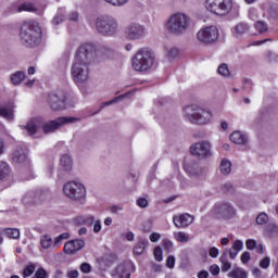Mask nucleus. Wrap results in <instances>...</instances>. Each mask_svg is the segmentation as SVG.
Masks as SVG:
<instances>
[{
  "label": "nucleus",
  "instance_id": "nucleus-1",
  "mask_svg": "<svg viewBox=\"0 0 278 278\" xmlns=\"http://www.w3.org/2000/svg\"><path fill=\"white\" fill-rule=\"evenodd\" d=\"M20 38L24 47L36 49L42 42V28L36 22H24L21 27Z\"/></svg>",
  "mask_w": 278,
  "mask_h": 278
},
{
  "label": "nucleus",
  "instance_id": "nucleus-2",
  "mask_svg": "<svg viewBox=\"0 0 278 278\" xmlns=\"http://www.w3.org/2000/svg\"><path fill=\"white\" fill-rule=\"evenodd\" d=\"M184 116L186 121H188L192 125L205 127V125H210L212 123V119L214 118V113H212V110L210 109L193 104L184 109Z\"/></svg>",
  "mask_w": 278,
  "mask_h": 278
},
{
  "label": "nucleus",
  "instance_id": "nucleus-3",
  "mask_svg": "<svg viewBox=\"0 0 278 278\" xmlns=\"http://www.w3.org/2000/svg\"><path fill=\"white\" fill-rule=\"evenodd\" d=\"M165 29L172 36H184L190 29V16L181 12L169 15L165 21Z\"/></svg>",
  "mask_w": 278,
  "mask_h": 278
},
{
  "label": "nucleus",
  "instance_id": "nucleus-4",
  "mask_svg": "<svg viewBox=\"0 0 278 278\" xmlns=\"http://www.w3.org/2000/svg\"><path fill=\"white\" fill-rule=\"evenodd\" d=\"M131 66L137 73H147L155 66V52L150 48H141L131 60Z\"/></svg>",
  "mask_w": 278,
  "mask_h": 278
},
{
  "label": "nucleus",
  "instance_id": "nucleus-5",
  "mask_svg": "<svg viewBox=\"0 0 278 278\" xmlns=\"http://www.w3.org/2000/svg\"><path fill=\"white\" fill-rule=\"evenodd\" d=\"M94 27L102 36H115L118 31V20L112 15H100L94 21Z\"/></svg>",
  "mask_w": 278,
  "mask_h": 278
},
{
  "label": "nucleus",
  "instance_id": "nucleus-6",
  "mask_svg": "<svg viewBox=\"0 0 278 278\" xmlns=\"http://www.w3.org/2000/svg\"><path fill=\"white\" fill-rule=\"evenodd\" d=\"M204 8L215 16H227L233 10V0H205Z\"/></svg>",
  "mask_w": 278,
  "mask_h": 278
},
{
  "label": "nucleus",
  "instance_id": "nucleus-7",
  "mask_svg": "<svg viewBox=\"0 0 278 278\" xmlns=\"http://www.w3.org/2000/svg\"><path fill=\"white\" fill-rule=\"evenodd\" d=\"M81 119L79 117H58L54 121L45 122L42 118L41 129L43 134H53V131H58V129H62L64 125H73L75 123H79Z\"/></svg>",
  "mask_w": 278,
  "mask_h": 278
},
{
  "label": "nucleus",
  "instance_id": "nucleus-8",
  "mask_svg": "<svg viewBox=\"0 0 278 278\" xmlns=\"http://www.w3.org/2000/svg\"><path fill=\"white\" fill-rule=\"evenodd\" d=\"M219 36L220 34L218 31V27L206 26L201 28L197 33V40L200 45H204L205 47H212V45H216L218 42Z\"/></svg>",
  "mask_w": 278,
  "mask_h": 278
},
{
  "label": "nucleus",
  "instance_id": "nucleus-9",
  "mask_svg": "<svg viewBox=\"0 0 278 278\" xmlns=\"http://www.w3.org/2000/svg\"><path fill=\"white\" fill-rule=\"evenodd\" d=\"M72 77L75 84H86L90 79V64L75 59L72 64Z\"/></svg>",
  "mask_w": 278,
  "mask_h": 278
},
{
  "label": "nucleus",
  "instance_id": "nucleus-10",
  "mask_svg": "<svg viewBox=\"0 0 278 278\" xmlns=\"http://www.w3.org/2000/svg\"><path fill=\"white\" fill-rule=\"evenodd\" d=\"M63 192L65 197L72 199V201H81V199L86 198V187L75 180L65 182Z\"/></svg>",
  "mask_w": 278,
  "mask_h": 278
},
{
  "label": "nucleus",
  "instance_id": "nucleus-11",
  "mask_svg": "<svg viewBox=\"0 0 278 278\" xmlns=\"http://www.w3.org/2000/svg\"><path fill=\"white\" fill-rule=\"evenodd\" d=\"M190 153L199 160H210L212 157V142L208 140L198 141L190 146Z\"/></svg>",
  "mask_w": 278,
  "mask_h": 278
},
{
  "label": "nucleus",
  "instance_id": "nucleus-12",
  "mask_svg": "<svg viewBox=\"0 0 278 278\" xmlns=\"http://www.w3.org/2000/svg\"><path fill=\"white\" fill-rule=\"evenodd\" d=\"M94 58H97V49L92 43L81 45L75 55V60L89 65L94 62Z\"/></svg>",
  "mask_w": 278,
  "mask_h": 278
},
{
  "label": "nucleus",
  "instance_id": "nucleus-13",
  "mask_svg": "<svg viewBox=\"0 0 278 278\" xmlns=\"http://www.w3.org/2000/svg\"><path fill=\"white\" fill-rule=\"evenodd\" d=\"M213 214L215 218L231 220L236 216V207L229 202H217L213 207Z\"/></svg>",
  "mask_w": 278,
  "mask_h": 278
},
{
  "label": "nucleus",
  "instance_id": "nucleus-14",
  "mask_svg": "<svg viewBox=\"0 0 278 278\" xmlns=\"http://www.w3.org/2000/svg\"><path fill=\"white\" fill-rule=\"evenodd\" d=\"M127 40H142L147 36V27L140 23L131 22L125 28Z\"/></svg>",
  "mask_w": 278,
  "mask_h": 278
},
{
  "label": "nucleus",
  "instance_id": "nucleus-15",
  "mask_svg": "<svg viewBox=\"0 0 278 278\" xmlns=\"http://www.w3.org/2000/svg\"><path fill=\"white\" fill-rule=\"evenodd\" d=\"M47 102L54 112L66 110V96L64 93H50Z\"/></svg>",
  "mask_w": 278,
  "mask_h": 278
},
{
  "label": "nucleus",
  "instance_id": "nucleus-16",
  "mask_svg": "<svg viewBox=\"0 0 278 278\" xmlns=\"http://www.w3.org/2000/svg\"><path fill=\"white\" fill-rule=\"evenodd\" d=\"M73 170V156L63 154L60 160V168L56 172L59 179H64Z\"/></svg>",
  "mask_w": 278,
  "mask_h": 278
},
{
  "label": "nucleus",
  "instance_id": "nucleus-17",
  "mask_svg": "<svg viewBox=\"0 0 278 278\" xmlns=\"http://www.w3.org/2000/svg\"><path fill=\"white\" fill-rule=\"evenodd\" d=\"M85 247H86V241H84L83 239H76V240L66 242L63 248V251L67 255H73L77 253V251H81V249H84Z\"/></svg>",
  "mask_w": 278,
  "mask_h": 278
},
{
  "label": "nucleus",
  "instance_id": "nucleus-18",
  "mask_svg": "<svg viewBox=\"0 0 278 278\" xmlns=\"http://www.w3.org/2000/svg\"><path fill=\"white\" fill-rule=\"evenodd\" d=\"M173 223L175 227H178L179 229H186V227L192 225L194 223V216L185 213L179 216H174L173 217Z\"/></svg>",
  "mask_w": 278,
  "mask_h": 278
},
{
  "label": "nucleus",
  "instance_id": "nucleus-19",
  "mask_svg": "<svg viewBox=\"0 0 278 278\" xmlns=\"http://www.w3.org/2000/svg\"><path fill=\"white\" fill-rule=\"evenodd\" d=\"M42 128V117H35L28 121V123L23 126V129L28 131L29 136H35L38 134V129Z\"/></svg>",
  "mask_w": 278,
  "mask_h": 278
},
{
  "label": "nucleus",
  "instance_id": "nucleus-20",
  "mask_svg": "<svg viewBox=\"0 0 278 278\" xmlns=\"http://www.w3.org/2000/svg\"><path fill=\"white\" fill-rule=\"evenodd\" d=\"M230 140L235 144H248L249 143V137L247 136V134H244L240 130L233 131L230 135Z\"/></svg>",
  "mask_w": 278,
  "mask_h": 278
},
{
  "label": "nucleus",
  "instance_id": "nucleus-21",
  "mask_svg": "<svg viewBox=\"0 0 278 278\" xmlns=\"http://www.w3.org/2000/svg\"><path fill=\"white\" fill-rule=\"evenodd\" d=\"M134 266L130 262L122 263L116 268V274L119 278H131V274L129 273V267Z\"/></svg>",
  "mask_w": 278,
  "mask_h": 278
},
{
  "label": "nucleus",
  "instance_id": "nucleus-22",
  "mask_svg": "<svg viewBox=\"0 0 278 278\" xmlns=\"http://www.w3.org/2000/svg\"><path fill=\"white\" fill-rule=\"evenodd\" d=\"M27 150L17 148L13 152V162H17V164H24V162H27Z\"/></svg>",
  "mask_w": 278,
  "mask_h": 278
},
{
  "label": "nucleus",
  "instance_id": "nucleus-23",
  "mask_svg": "<svg viewBox=\"0 0 278 278\" xmlns=\"http://www.w3.org/2000/svg\"><path fill=\"white\" fill-rule=\"evenodd\" d=\"M242 249H244V243L240 240H236L228 252L230 260H236V257H238V253H240Z\"/></svg>",
  "mask_w": 278,
  "mask_h": 278
},
{
  "label": "nucleus",
  "instance_id": "nucleus-24",
  "mask_svg": "<svg viewBox=\"0 0 278 278\" xmlns=\"http://www.w3.org/2000/svg\"><path fill=\"white\" fill-rule=\"evenodd\" d=\"M247 31H249V24L241 22L233 27L232 34L236 38H242Z\"/></svg>",
  "mask_w": 278,
  "mask_h": 278
},
{
  "label": "nucleus",
  "instance_id": "nucleus-25",
  "mask_svg": "<svg viewBox=\"0 0 278 278\" xmlns=\"http://www.w3.org/2000/svg\"><path fill=\"white\" fill-rule=\"evenodd\" d=\"M0 116L7 121H14V105L10 104L9 106L0 108Z\"/></svg>",
  "mask_w": 278,
  "mask_h": 278
},
{
  "label": "nucleus",
  "instance_id": "nucleus-26",
  "mask_svg": "<svg viewBox=\"0 0 278 278\" xmlns=\"http://www.w3.org/2000/svg\"><path fill=\"white\" fill-rule=\"evenodd\" d=\"M25 77H27V75L24 71H17L14 74H11V84H13V86H18L21 83L25 80Z\"/></svg>",
  "mask_w": 278,
  "mask_h": 278
},
{
  "label": "nucleus",
  "instance_id": "nucleus-27",
  "mask_svg": "<svg viewBox=\"0 0 278 278\" xmlns=\"http://www.w3.org/2000/svg\"><path fill=\"white\" fill-rule=\"evenodd\" d=\"M229 255V250H225L219 257V262L222 264V271L227 273L231 270V263L228 262L227 256Z\"/></svg>",
  "mask_w": 278,
  "mask_h": 278
},
{
  "label": "nucleus",
  "instance_id": "nucleus-28",
  "mask_svg": "<svg viewBox=\"0 0 278 278\" xmlns=\"http://www.w3.org/2000/svg\"><path fill=\"white\" fill-rule=\"evenodd\" d=\"M12 173V169H10V165L8 163L0 161V181H4V179H8Z\"/></svg>",
  "mask_w": 278,
  "mask_h": 278
},
{
  "label": "nucleus",
  "instance_id": "nucleus-29",
  "mask_svg": "<svg viewBox=\"0 0 278 278\" xmlns=\"http://www.w3.org/2000/svg\"><path fill=\"white\" fill-rule=\"evenodd\" d=\"M147 244H149V240L147 239L139 240L134 247L135 255H142V253H144V249H147Z\"/></svg>",
  "mask_w": 278,
  "mask_h": 278
},
{
  "label": "nucleus",
  "instance_id": "nucleus-30",
  "mask_svg": "<svg viewBox=\"0 0 278 278\" xmlns=\"http://www.w3.org/2000/svg\"><path fill=\"white\" fill-rule=\"evenodd\" d=\"M222 175H229L231 173V161L223 159L219 165Z\"/></svg>",
  "mask_w": 278,
  "mask_h": 278
},
{
  "label": "nucleus",
  "instance_id": "nucleus-31",
  "mask_svg": "<svg viewBox=\"0 0 278 278\" xmlns=\"http://www.w3.org/2000/svg\"><path fill=\"white\" fill-rule=\"evenodd\" d=\"M40 244L42 247V249H51V247H53V238H51V236L49 235H43L41 236L40 239Z\"/></svg>",
  "mask_w": 278,
  "mask_h": 278
},
{
  "label": "nucleus",
  "instance_id": "nucleus-32",
  "mask_svg": "<svg viewBox=\"0 0 278 278\" xmlns=\"http://www.w3.org/2000/svg\"><path fill=\"white\" fill-rule=\"evenodd\" d=\"M217 73L222 77H231V71H229V65H227V63H222L217 68Z\"/></svg>",
  "mask_w": 278,
  "mask_h": 278
},
{
  "label": "nucleus",
  "instance_id": "nucleus-33",
  "mask_svg": "<svg viewBox=\"0 0 278 278\" xmlns=\"http://www.w3.org/2000/svg\"><path fill=\"white\" fill-rule=\"evenodd\" d=\"M4 233H7L8 238H13V240L21 238V230L17 228H5Z\"/></svg>",
  "mask_w": 278,
  "mask_h": 278
},
{
  "label": "nucleus",
  "instance_id": "nucleus-34",
  "mask_svg": "<svg viewBox=\"0 0 278 278\" xmlns=\"http://www.w3.org/2000/svg\"><path fill=\"white\" fill-rule=\"evenodd\" d=\"M174 238L175 240H177V242H190V235L184 232V231H178L174 233Z\"/></svg>",
  "mask_w": 278,
  "mask_h": 278
},
{
  "label": "nucleus",
  "instance_id": "nucleus-35",
  "mask_svg": "<svg viewBox=\"0 0 278 278\" xmlns=\"http://www.w3.org/2000/svg\"><path fill=\"white\" fill-rule=\"evenodd\" d=\"M185 170H187V173H190L191 175H197V173L199 172V163L193 161L185 164Z\"/></svg>",
  "mask_w": 278,
  "mask_h": 278
},
{
  "label": "nucleus",
  "instance_id": "nucleus-36",
  "mask_svg": "<svg viewBox=\"0 0 278 278\" xmlns=\"http://www.w3.org/2000/svg\"><path fill=\"white\" fill-rule=\"evenodd\" d=\"M166 58L167 60H175V58L179 56V49L175 47L166 48Z\"/></svg>",
  "mask_w": 278,
  "mask_h": 278
},
{
  "label": "nucleus",
  "instance_id": "nucleus-37",
  "mask_svg": "<svg viewBox=\"0 0 278 278\" xmlns=\"http://www.w3.org/2000/svg\"><path fill=\"white\" fill-rule=\"evenodd\" d=\"M229 277H231V278H247V271H244L242 268H236L232 271H230Z\"/></svg>",
  "mask_w": 278,
  "mask_h": 278
},
{
  "label": "nucleus",
  "instance_id": "nucleus-38",
  "mask_svg": "<svg viewBox=\"0 0 278 278\" xmlns=\"http://www.w3.org/2000/svg\"><path fill=\"white\" fill-rule=\"evenodd\" d=\"M254 27L257 31H260V34H265V31H268V24H266L264 21H257L254 24Z\"/></svg>",
  "mask_w": 278,
  "mask_h": 278
},
{
  "label": "nucleus",
  "instance_id": "nucleus-39",
  "mask_svg": "<svg viewBox=\"0 0 278 278\" xmlns=\"http://www.w3.org/2000/svg\"><path fill=\"white\" fill-rule=\"evenodd\" d=\"M34 273H36V264H30L24 268L23 277L24 278L31 277Z\"/></svg>",
  "mask_w": 278,
  "mask_h": 278
},
{
  "label": "nucleus",
  "instance_id": "nucleus-40",
  "mask_svg": "<svg viewBox=\"0 0 278 278\" xmlns=\"http://www.w3.org/2000/svg\"><path fill=\"white\" fill-rule=\"evenodd\" d=\"M18 12H36V7L31 3H23L18 7Z\"/></svg>",
  "mask_w": 278,
  "mask_h": 278
},
{
  "label": "nucleus",
  "instance_id": "nucleus-41",
  "mask_svg": "<svg viewBox=\"0 0 278 278\" xmlns=\"http://www.w3.org/2000/svg\"><path fill=\"white\" fill-rule=\"evenodd\" d=\"M128 96H129V93H125V94L115 97V98H113L111 101L104 102V103L102 104V108H104V105H112V104H114V103H118V101H123V99H125V97H128Z\"/></svg>",
  "mask_w": 278,
  "mask_h": 278
},
{
  "label": "nucleus",
  "instance_id": "nucleus-42",
  "mask_svg": "<svg viewBox=\"0 0 278 278\" xmlns=\"http://www.w3.org/2000/svg\"><path fill=\"white\" fill-rule=\"evenodd\" d=\"M106 3L114 5L115 8H121L129 2V0H104Z\"/></svg>",
  "mask_w": 278,
  "mask_h": 278
},
{
  "label": "nucleus",
  "instance_id": "nucleus-43",
  "mask_svg": "<svg viewBox=\"0 0 278 278\" xmlns=\"http://www.w3.org/2000/svg\"><path fill=\"white\" fill-rule=\"evenodd\" d=\"M258 266H260V268L267 270V268L270 267V257L265 256L263 260L260 261Z\"/></svg>",
  "mask_w": 278,
  "mask_h": 278
},
{
  "label": "nucleus",
  "instance_id": "nucleus-44",
  "mask_svg": "<svg viewBox=\"0 0 278 278\" xmlns=\"http://www.w3.org/2000/svg\"><path fill=\"white\" fill-rule=\"evenodd\" d=\"M35 277L36 278H49V273L43 267L38 268L35 271Z\"/></svg>",
  "mask_w": 278,
  "mask_h": 278
},
{
  "label": "nucleus",
  "instance_id": "nucleus-45",
  "mask_svg": "<svg viewBox=\"0 0 278 278\" xmlns=\"http://www.w3.org/2000/svg\"><path fill=\"white\" fill-rule=\"evenodd\" d=\"M256 223L257 225H266V223H268V215L266 213H261L256 217Z\"/></svg>",
  "mask_w": 278,
  "mask_h": 278
},
{
  "label": "nucleus",
  "instance_id": "nucleus-46",
  "mask_svg": "<svg viewBox=\"0 0 278 278\" xmlns=\"http://www.w3.org/2000/svg\"><path fill=\"white\" fill-rule=\"evenodd\" d=\"M138 207H141L142 210L149 207V200L147 198H139L137 200Z\"/></svg>",
  "mask_w": 278,
  "mask_h": 278
},
{
  "label": "nucleus",
  "instance_id": "nucleus-47",
  "mask_svg": "<svg viewBox=\"0 0 278 278\" xmlns=\"http://www.w3.org/2000/svg\"><path fill=\"white\" fill-rule=\"evenodd\" d=\"M24 203H36V194L35 193H27L24 199Z\"/></svg>",
  "mask_w": 278,
  "mask_h": 278
},
{
  "label": "nucleus",
  "instance_id": "nucleus-48",
  "mask_svg": "<svg viewBox=\"0 0 278 278\" xmlns=\"http://www.w3.org/2000/svg\"><path fill=\"white\" fill-rule=\"evenodd\" d=\"M64 14L59 13L53 17L52 23L53 25H60V23H64Z\"/></svg>",
  "mask_w": 278,
  "mask_h": 278
},
{
  "label": "nucleus",
  "instance_id": "nucleus-49",
  "mask_svg": "<svg viewBox=\"0 0 278 278\" xmlns=\"http://www.w3.org/2000/svg\"><path fill=\"white\" fill-rule=\"evenodd\" d=\"M97 219H94V217L92 215H85V226L86 227H92L93 223Z\"/></svg>",
  "mask_w": 278,
  "mask_h": 278
},
{
  "label": "nucleus",
  "instance_id": "nucleus-50",
  "mask_svg": "<svg viewBox=\"0 0 278 278\" xmlns=\"http://www.w3.org/2000/svg\"><path fill=\"white\" fill-rule=\"evenodd\" d=\"M154 258L156 260V262H162L163 257H162V248L161 247H156L154 249Z\"/></svg>",
  "mask_w": 278,
  "mask_h": 278
},
{
  "label": "nucleus",
  "instance_id": "nucleus-51",
  "mask_svg": "<svg viewBox=\"0 0 278 278\" xmlns=\"http://www.w3.org/2000/svg\"><path fill=\"white\" fill-rule=\"evenodd\" d=\"M80 270H81V273H85L86 275H88V273L92 271V266H90V264H88V263H83L80 265Z\"/></svg>",
  "mask_w": 278,
  "mask_h": 278
},
{
  "label": "nucleus",
  "instance_id": "nucleus-52",
  "mask_svg": "<svg viewBox=\"0 0 278 278\" xmlns=\"http://www.w3.org/2000/svg\"><path fill=\"white\" fill-rule=\"evenodd\" d=\"M74 225H85V215H78L73 219Z\"/></svg>",
  "mask_w": 278,
  "mask_h": 278
},
{
  "label": "nucleus",
  "instance_id": "nucleus-53",
  "mask_svg": "<svg viewBox=\"0 0 278 278\" xmlns=\"http://www.w3.org/2000/svg\"><path fill=\"white\" fill-rule=\"evenodd\" d=\"M245 247L250 251H253V249H255V247H257V242L253 239H248L247 242H245Z\"/></svg>",
  "mask_w": 278,
  "mask_h": 278
},
{
  "label": "nucleus",
  "instance_id": "nucleus-54",
  "mask_svg": "<svg viewBox=\"0 0 278 278\" xmlns=\"http://www.w3.org/2000/svg\"><path fill=\"white\" fill-rule=\"evenodd\" d=\"M251 88H253V81L249 78H245L243 80V90L249 91V90H251Z\"/></svg>",
  "mask_w": 278,
  "mask_h": 278
},
{
  "label": "nucleus",
  "instance_id": "nucleus-55",
  "mask_svg": "<svg viewBox=\"0 0 278 278\" xmlns=\"http://www.w3.org/2000/svg\"><path fill=\"white\" fill-rule=\"evenodd\" d=\"M250 261H251V253L243 252L241 254V262H242V264H248Z\"/></svg>",
  "mask_w": 278,
  "mask_h": 278
},
{
  "label": "nucleus",
  "instance_id": "nucleus-56",
  "mask_svg": "<svg viewBox=\"0 0 278 278\" xmlns=\"http://www.w3.org/2000/svg\"><path fill=\"white\" fill-rule=\"evenodd\" d=\"M167 268H175V256L169 255L166 260Z\"/></svg>",
  "mask_w": 278,
  "mask_h": 278
},
{
  "label": "nucleus",
  "instance_id": "nucleus-57",
  "mask_svg": "<svg viewBox=\"0 0 278 278\" xmlns=\"http://www.w3.org/2000/svg\"><path fill=\"white\" fill-rule=\"evenodd\" d=\"M101 231V220L96 219L93 222V233H99Z\"/></svg>",
  "mask_w": 278,
  "mask_h": 278
},
{
  "label": "nucleus",
  "instance_id": "nucleus-58",
  "mask_svg": "<svg viewBox=\"0 0 278 278\" xmlns=\"http://www.w3.org/2000/svg\"><path fill=\"white\" fill-rule=\"evenodd\" d=\"M218 253H219V251H218V248H216V247L211 248L208 251L210 257H213V258L218 257Z\"/></svg>",
  "mask_w": 278,
  "mask_h": 278
},
{
  "label": "nucleus",
  "instance_id": "nucleus-59",
  "mask_svg": "<svg viewBox=\"0 0 278 278\" xmlns=\"http://www.w3.org/2000/svg\"><path fill=\"white\" fill-rule=\"evenodd\" d=\"M210 273L211 275H218L220 273V267H218V265L214 264L210 267Z\"/></svg>",
  "mask_w": 278,
  "mask_h": 278
},
{
  "label": "nucleus",
  "instance_id": "nucleus-60",
  "mask_svg": "<svg viewBox=\"0 0 278 278\" xmlns=\"http://www.w3.org/2000/svg\"><path fill=\"white\" fill-rule=\"evenodd\" d=\"M162 238V236L157 232H152L150 235V240L151 242H160V239Z\"/></svg>",
  "mask_w": 278,
  "mask_h": 278
},
{
  "label": "nucleus",
  "instance_id": "nucleus-61",
  "mask_svg": "<svg viewBox=\"0 0 278 278\" xmlns=\"http://www.w3.org/2000/svg\"><path fill=\"white\" fill-rule=\"evenodd\" d=\"M163 247H164V249H165L166 251H170V249H173V243H172L170 240L165 239V240L163 241Z\"/></svg>",
  "mask_w": 278,
  "mask_h": 278
},
{
  "label": "nucleus",
  "instance_id": "nucleus-62",
  "mask_svg": "<svg viewBox=\"0 0 278 278\" xmlns=\"http://www.w3.org/2000/svg\"><path fill=\"white\" fill-rule=\"evenodd\" d=\"M67 277L68 278H78L79 277V271L77 269L68 270L67 271Z\"/></svg>",
  "mask_w": 278,
  "mask_h": 278
},
{
  "label": "nucleus",
  "instance_id": "nucleus-63",
  "mask_svg": "<svg viewBox=\"0 0 278 278\" xmlns=\"http://www.w3.org/2000/svg\"><path fill=\"white\" fill-rule=\"evenodd\" d=\"M63 239H61L59 236L54 239L53 241V249H58V247H60L62 244Z\"/></svg>",
  "mask_w": 278,
  "mask_h": 278
},
{
  "label": "nucleus",
  "instance_id": "nucleus-64",
  "mask_svg": "<svg viewBox=\"0 0 278 278\" xmlns=\"http://www.w3.org/2000/svg\"><path fill=\"white\" fill-rule=\"evenodd\" d=\"M210 277V273H207L206 270H202L198 274V278H208Z\"/></svg>",
  "mask_w": 278,
  "mask_h": 278
}]
</instances>
